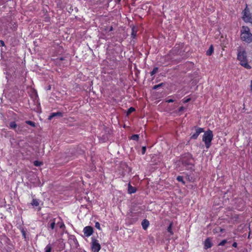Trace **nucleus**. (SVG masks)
I'll return each instance as SVG.
<instances>
[{"mask_svg": "<svg viewBox=\"0 0 252 252\" xmlns=\"http://www.w3.org/2000/svg\"><path fill=\"white\" fill-rule=\"evenodd\" d=\"M91 248L93 252H98L101 248L98 241L92 238Z\"/></svg>", "mask_w": 252, "mask_h": 252, "instance_id": "obj_4", "label": "nucleus"}, {"mask_svg": "<svg viewBox=\"0 0 252 252\" xmlns=\"http://www.w3.org/2000/svg\"><path fill=\"white\" fill-rule=\"evenodd\" d=\"M55 219H53L52 220H51L49 223V227L52 229H53L55 228Z\"/></svg>", "mask_w": 252, "mask_h": 252, "instance_id": "obj_14", "label": "nucleus"}, {"mask_svg": "<svg viewBox=\"0 0 252 252\" xmlns=\"http://www.w3.org/2000/svg\"><path fill=\"white\" fill-rule=\"evenodd\" d=\"M213 136V132L211 130H208L204 132L202 137V141L204 142L207 149L210 147Z\"/></svg>", "mask_w": 252, "mask_h": 252, "instance_id": "obj_3", "label": "nucleus"}, {"mask_svg": "<svg viewBox=\"0 0 252 252\" xmlns=\"http://www.w3.org/2000/svg\"><path fill=\"white\" fill-rule=\"evenodd\" d=\"M177 180L179 182H182L183 184H185V182H184V181H183V177H182V176H178V177H177Z\"/></svg>", "mask_w": 252, "mask_h": 252, "instance_id": "obj_22", "label": "nucleus"}, {"mask_svg": "<svg viewBox=\"0 0 252 252\" xmlns=\"http://www.w3.org/2000/svg\"><path fill=\"white\" fill-rule=\"evenodd\" d=\"M184 109V108L183 107H181L179 109V111H181L182 110H183Z\"/></svg>", "mask_w": 252, "mask_h": 252, "instance_id": "obj_34", "label": "nucleus"}, {"mask_svg": "<svg viewBox=\"0 0 252 252\" xmlns=\"http://www.w3.org/2000/svg\"><path fill=\"white\" fill-rule=\"evenodd\" d=\"M158 68L157 67H155L153 69L152 71L151 72V75H153L156 74L158 71Z\"/></svg>", "mask_w": 252, "mask_h": 252, "instance_id": "obj_21", "label": "nucleus"}, {"mask_svg": "<svg viewBox=\"0 0 252 252\" xmlns=\"http://www.w3.org/2000/svg\"><path fill=\"white\" fill-rule=\"evenodd\" d=\"M237 59L240 64L247 69H251V66L248 63L247 53L244 49L239 48L238 50Z\"/></svg>", "mask_w": 252, "mask_h": 252, "instance_id": "obj_1", "label": "nucleus"}, {"mask_svg": "<svg viewBox=\"0 0 252 252\" xmlns=\"http://www.w3.org/2000/svg\"><path fill=\"white\" fill-rule=\"evenodd\" d=\"M226 242H227V241L226 240H223L219 243V246H223L226 243Z\"/></svg>", "mask_w": 252, "mask_h": 252, "instance_id": "obj_25", "label": "nucleus"}, {"mask_svg": "<svg viewBox=\"0 0 252 252\" xmlns=\"http://www.w3.org/2000/svg\"><path fill=\"white\" fill-rule=\"evenodd\" d=\"M138 138H139V135L137 134L133 135L131 137V139L133 140H137L138 139Z\"/></svg>", "mask_w": 252, "mask_h": 252, "instance_id": "obj_19", "label": "nucleus"}, {"mask_svg": "<svg viewBox=\"0 0 252 252\" xmlns=\"http://www.w3.org/2000/svg\"><path fill=\"white\" fill-rule=\"evenodd\" d=\"M190 100V98H188L187 99H186V100L184 101V102L186 103V102H189V101Z\"/></svg>", "mask_w": 252, "mask_h": 252, "instance_id": "obj_33", "label": "nucleus"}, {"mask_svg": "<svg viewBox=\"0 0 252 252\" xmlns=\"http://www.w3.org/2000/svg\"><path fill=\"white\" fill-rule=\"evenodd\" d=\"M95 226L97 228H98V229H100V224H99V223L98 222H96V223H95Z\"/></svg>", "mask_w": 252, "mask_h": 252, "instance_id": "obj_27", "label": "nucleus"}, {"mask_svg": "<svg viewBox=\"0 0 252 252\" xmlns=\"http://www.w3.org/2000/svg\"><path fill=\"white\" fill-rule=\"evenodd\" d=\"M52 247L50 245H47L45 248V252H51Z\"/></svg>", "mask_w": 252, "mask_h": 252, "instance_id": "obj_17", "label": "nucleus"}, {"mask_svg": "<svg viewBox=\"0 0 252 252\" xmlns=\"http://www.w3.org/2000/svg\"><path fill=\"white\" fill-rule=\"evenodd\" d=\"M251 85H252V80H251Z\"/></svg>", "mask_w": 252, "mask_h": 252, "instance_id": "obj_39", "label": "nucleus"}, {"mask_svg": "<svg viewBox=\"0 0 252 252\" xmlns=\"http://www.w3.org/2000/svg\"><path fill=\"white\" fill-rule=\"evenodd\" d=\"M26 123L28 124V125L31 126H35V123L32 122V121H26Z\"/></svg>", "mask_w": 252, "mask_h": 252, "instance_id": "obj_20", "label": "nucleus"}, {"mask_svg": "<svg viewBox=\"0 0 252 252\" xmlns=\"http://www.w3.org/2000/svg\"><path fill=\"white\" fill-rule=\"evenodd\" d=\"M136 192V189L134 187H132L130 184H128V192L130 194Z\"/></svg>", "mask_w": 252, "mask_h": 252, "instance_id": "obj_12", "label": "nucleus"}, {"mask_svg": "<svg viewBox=\"0 0 252 252\" xmlns=\"http://www.w3.org/2000/svg\"><path fill=\"white\" fill-rule=\"evenodd\" d=\"M212 246L210 238H207L204 242V248L206 249L210 248Z\"/></svg>", "mask_w": 252, "mask_h": 252, "instance_id": "obj_8", "label": "nucleus"}, {"mask_svg": "<svg viewBox=\"0 0 252 252\" xmlns=\"http://www.w3.org/2000/svg\"><path fill=\"white\" fill-rule=\"evenodd\" d=\"M23 235L25 237V232H23Z\"/></svg>", "mask_w": 252, "mask_h": 252, "instance_id": "obj_36", "label": "nucleus"}, {"mask_svg": "<svg viewBox=\"0 0 252 252\" xmlns=\"http://www.w3.org/2000/svg\"><path fill=\"white\" fill-rule=\"evenodd\" d=\"M83 232L85 236H90L93 232V228L91 226H88L84 227Z\"/></svg>", "mask_w": 252, "mask_h": 252, "instance_id": "obj_6", "label": "nucleus"}, {"mask_svg": "<svg viewBox=\"0 0 252 252\" xmlns=\"http://www.w3.org/2000/svg\"><path fill=\"white\" fill-rule=\"evenodd\" d=\"M33 164L35 166H39L42 164V163L39 161L35 160L34 161Z\"/></svg>", "mask_w": 252, "mask_h": 252, "instance_id": "obj_18", "label": "nucleus"}, {"mask_svg": "<svg viewBox=\"0 0 252 252\" xmlns=\"http://www.w3.org/2000/svg\"><path fill=\"white\" fill-rule=\"evenodd\" d=\"M174 101V100L173 99H168V100H166V102H168V103H170V102H172Z\"/></svg>", "mask_w": 252, "mask_h": 252, "instance_id": "obj_31", "label": "nucleus"}, {"mask_svg": "<svg viewBox=\"0 0 252 252\" xmlns=\"http://www.w3.org/2000/svg\"><path fill=\"white\" fill-rule=\"evenodd\" d=\"M110 30H112V27L111 28Z\"/></svg>", "mask_w": 252, "mask_h": 252, "instance_id": "obj_38", "label": "nucleus"}, {"mask_svg": "<svg viewBox=\"0 0 252 252\" xmlns=\"http://www.w3.org/2000/svg\"><path fill=\"white\" fill-rule=\"evenodd\" d=\"M149 225V222L147 220H144L142 222V226L144 230H146Z\"/></svg>", "mask_w": 252, "mask_h": 252, "instance_id": "obj_10", "label": "nucleus"}, {"mask_svg": "<svg viewBox=\"0 0 252 252\" xmlns=\"http://www.w3.org/2000/svg\"><path fill=\"white\" fill-rule=\"evenodd\" d=\"M9 125H10V128L14 129L16 132H18L19 131H20L19 128H18V129L17 128V126L15 122H11L10 123Z\"/></svg>", "mask_w": 252, "mask_h": 252, "instance_id": "obj_11", "label": "nucleus"}, {"mask_svg": "<svg viewBox=\"0 0 252 252\" xmlns=\"http://www.w3.org/2000/svg\"><path fill=\"white\" fill-rule=\"evenodd\" d=\"M161 85V84L158 85H155L154 86V89H157L159 87H160Z\"/></svg>", "mask_w": 252, "mask_h": 252, "instance_id": "obj_29", "label": "nucleus"}, {"mask_svg": "<svg viewBox=\"0 0 252 252\" xmlns=\"http://www.w3.org/2000/svg\"><path fill=\"white\" fill-rule=\"evenodd\" d=\"M214 51L213 47L212 45H211L209 48V49L206 52V54L208 56H210L212 55Z\"/></svg>", "mask_w": 252, "mask_h": 252, "instance_id": "obj_15", "label": "nucleus"}, {"mask_svg": "<svg viewBox=\"0 0 252 252\" xmlns=\"http://www.w3.org/2000/svg\"><path fill=\"white\" fill-rule=\"evenodd\" d=\"M237 244L236 242L233 243V244H232V246L233 247L236 248L237 247Z\"/></svg>", "mask_w": 252, "mask_h": 252, "instance_id": "obj_32", "label": "nucleus"}, {"mask_svg": "<svg viewBox=\"0 0 252 252\" xmlns=\"http://www.w3.org/2000/svg\"><path fill=\"white\" fill-rule=\"evenodd\" d=\"M146 151V148L145 147H143L142 148V154H144Z\"/></svg>", "mask_w": 252, "mask_h": 252, "instance_id": "obj_30", "label": "nucleus"}, {"mask_svg": "<svg viewBox=\"0 0 252 252\" xmlns=\"http://www.w3.org/2000/svg\"><path fill=\"white\" fill-rule=\"evenodd\" d=\"M172 225H173L172 222H171L170 223L169 226H168V227L167 228L168 232H169L171 235H172L173 234V232L172 231Z\"/></svg>", "mask_w": 252, "mask_h": 252, "instance_id": "obj_16", "label": "nucleus"}, {"mask_svg": "<svg viewBox=\"0 0 252 252\" xmlns=\"http://www.w3.org/2000/svg\"><path fill=\"white\" fill-rule=\"evenodd\" d=\"M184 164H185V166H186V168L187 169H191V168H192V165L191 164H186L185 162L184 163Z\"/></svg>", "mask_w": 252, "mask_h": 252, "instance_id": "obj_23", "label": "nucleus"}, {"mask_svg": "<svg viewBox=\"0 0 252 252\" xmlns=\"http://www.w3.org/2000/svg\"><path fill=\"white\" fill-rule=\"evenodd\" d=\"M251 90L252 91V85H251Z\"/></svg>", "mask_w": 252, "mask_h": 252, "instance_id": "obj_37", "label": "nucleus"}, {"mask_svg": "<svg viewBox=\"0 0 252 252\" xmlns=\"http://www.w3.org/2000/svg\"><path fill=\"white\" fill-rule=\"evenodd\" d=\"M204 131V129L203 128H201V127H198L196 129V131H195V133H194L193 134H192L191 135V138L192 139H196L198 135L202 132H203Z\"/></svg>", "mask_w": 252, "mask_h": 252, "instance_id": "obj_7", "label": "nucleus"}, {"mask_svg": "<svg viewBox=\"0 0 252 252\" xmlns=\"http://www.w3.org/2000/svg\"><path fill=\"white\" fill-rule=\"evenodd\" d=\"M63 226H64V225L63 223L61 224V225H60V227L61 228H62Z\"/></svg>", "mask_w": 252, "mask_h": 252, "instance_id": "obj_35", "label": "nucleus"}, {"mask_svg": "<svg viewBox=\"0 0 252 252\" xmlns=\"http://www.w3.org/2000/svg\"><path fill=\"white\" fill-rule=\"evenodd\" d=\"M243 19L246 22L251 23L252 21V18L247 7H246L243 11Z\"/></svg>", "mask_w": 252, "mask_h": 252, "instance_id": "obj_5", "label": "nucleus"}, {"mask_svg": "<svg viewBox=\"0 0 252 252\" xmlns=\"http://www.w3.org/2000/svg\"><path fill=\"white\" fill-rule=\"evenodd\" d=\"M251 23H252V21L251 22Z\"/></svg>", "mask_w": 252, "mask_h": 252, "instance_id": "obj_40", "label": "nucleus"}, {"mask_svg": "<svg viewBox=\"0 0 252 252\" xmlns=\"http://www.w3.org/2000/svg\"><path fill=\"white\" fill-rule=\"evenodd\" d=\"M134 108H133V107H130L129 109H128V111H127V115L130 114L131 113H132V112H133L134 111Z\"/></svg>", "mask_w": 252, "mask_h": 252, "instance_id": "obj_24", "label": "nucleus"}, {"mask_svg": "<svg viewBox=\"0 0 252 252\" xmlns=\"http://www.w3.org/2000/svg\"><path fill=\"white\" fill-rule=\"evenodd\" d=\"M241 39L242 41L250 43L252 42V33L247 26H243L241 30Z\"/></svg>", "mask_w": 252, "mask_h": 252, "instance_id": "obj_2", "label": "nucleus"}, {"mask_svg": "<svg viewBox=\"0 0 252 252\" xmlns=\"http://www.w3.org/2000/svg\"><path fill=\"white\" fill-rule=\"evenodd\" d=\"M62 113L60 112L57 113H53L49 117V119L51 120L53 117L56 116H62Z\"/></svg>", "mask_w": 252, "mask_h": 252, "instance_id": "obj_13", "label": "nucleus"}, {"mask_svg": "<svg viewBox=\"0 0 252 252\" xmlns=\"http://www.w3.org/2000/svg\"><path fill=\"white\" fill-rule=\"evenodd\" d=\"M40 201L36 199H33L31 203V205L33 207H38L39 206Z\"/></svg>", "mask_w": 252, "mask_h": 252, "instance_id": "obj_9", "label": "nucleus"}, {"mask_svg": "<svg viewBox=\"0 0 252 252\" xmlns=\"http://www.w3.org/2000/svg\"><path fill=\"white\" fill-rule=\"evenodd\" d=\"M4 41L3 40H0V46H4Z\"/></svg>", "mask_w": 252, "mask_h": 252, "instance_id": "obj_28", "label": "nucleus"}, {"mask_svg": "<svg viewBox=\"0 0 252 252\" xmlns=\"http://www.w3.org/2000/svg\"><path fill=\"white\" fill-rule=\"evenodd\" d=\"M136 32H134V29H132V36L134 37L136 36Z\"/></svg>", "mask_w": 252, "mask_h": 252, "instance_id": "obj_26", "label": "nucleus"}]
</instances>
